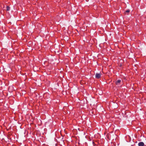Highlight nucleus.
<instances>
[{
    "label": "nucleus",
    "mask_w": 146,
    "mask_h": 146,
    "mask_svg": "<svg viewBox=\"0 0 146 146\" xmlns=\"http://www.w3.org/2000/svg\"><path fill=\"white\" fill-rule=\"evenodd\" d=\"M144 143L142 142H140L138 143V146H144Z\"/></svg>",
    "instance_id": "7ed1b4c3"
},
{
    "label": "nucleus",
    "mask_w": 146,
    "mask_h": 146,
    "mask_svg": "<svg viewBox=\"0 0 146 146\" xmlns=\"http://www.w3.org/2000/svg\"><path fill=\"white\" fill-rule=\"evenodd\" d=\"M101 76V74L100 73H96L95 74V77L97 79L100 78Z\"/></svg>",
    "instance_id": "f257e3e1"
},
{
    "label": "nucleus",
    "mask_w": 146,
    "mask_h": 146,
    "mask_svg": "<svg viewBox=\"0 0 146 146\" xmlns=\"http://www.w3.org/2000/svg\"><path fill=\"white\" fill-rule=\"evenodd\" d=\"M130 12V11L129 10H126V11H125V12H126V13H129Z\"/></svg>",
    "instance_id": "39448f33"
},
{
    "label": "nucleus",
    "mask_w": 146,
    "mask_h": 146,
    "mask_svg": "<svg viewBox=\"0 0 146 146\" xmlns=\"http://www.w3.org/2000/svg\"><path fill=\"white\" fill-rule=\"evenodd\" d=\"M6 10L7 11H9L10 10V7L9 6H7L6 7Z\"/></svg>",
    "instance_id": "20e7f679"
},
{
    "label": "nucleus",
    "mask_w": 146,
    "mask_h": 146,
    "mask_svg": "<svg viewBox=\"0 0 146 146\" xmlns=\"http://www.w3.org/2000/svg\"><path fill=\"white\" fill-rule=\"evenodd\" d=\"M121 80L120 79L118 80L115 83L117 85H119L120 84V83L121 82Z\"/></svg>",
    "instance_id": "f03ea898"
}]
</instances>
